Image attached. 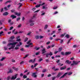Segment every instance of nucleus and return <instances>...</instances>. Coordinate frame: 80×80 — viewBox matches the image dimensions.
<instances>
[{
  "label": "nucleus",
  "mask_w": 80,
  "mask_h": 80,
  "mask_svg": "<svg viewBox=\"0 0 80 80\" xmlns=\"http://www.w3.org/2000/svg\"><path fill=\"white\" fill-rule=\"evenodd\" d=\"M18 42H13L12 43H8V44L7 46H10L11 45L12 46L10 48H9V49L10 50L11 49H13L14 48H15V45H16V44H17Z\"/></svg>",
  "instance_id": "nucleus-1"
},
{
  "label": "nucleus",
  "mask_w": 80,
  "mask_h": 80,
  "mask_svg": "<svg viewBox=\"0 0 80 80\" xmlns=\"http://www.w3.org/2000/svg\"><path fill=\"white\" fill-rule=\"evenodd\" d=\"M67 74H68V75H72V72H68H68L65 73L64 74V75H63L62 76V77H60V78H63L64 77H65V75H67Z\"/></svg>",
  "instance_id": "nucleus-2"
},
{
  "label": "nucleus",
  "mask_w": 80,
  "mask_h": 80,
  "mask_svg": "<svg viewBox=\"0 0 80 80\" xmlns=\"http://www.w3.org/2000/svg\"><path fill=\"white\" fill-rule=\"evenodd\" d=\"M79 62H77V61H75V60H73L72 61V63L71 64V65H78Z\"/></svg>",
  "instance_id": "nucleus-3"
},
{
  "label": "nucleus",
  "mask_w": 80,
  "mask_h": 80,
  "mask_svg": "<svg viewBox=\"0 0 80 80\" xmlns=\"http://www.w3.org/2000/svg\"><path fill=\"white\" fill-rule=\"evenodd\" d=\"M18 75V74H16V75H15L14 77V76H13L11 78V79L15 80V79L17 78Z\"/></svg>",
  "instance_id": "nucleus-4"
},
{
  "label": "nucleus",
  "mask_w": 80,
  "mask_h": 80,
  "mask_svg": "<svg viewBox=\"0 0 80 80\" xmlns=\"http://www.w3.org/2000/svg\"><path fill=\"white\" fill-rule=\"evenodd\" d=\"M15 38L14 36H12L10 38L9 40V42H13V39H14Z\"/></svg>",
  "instance_id": "nucleus-5"
},
{
  "label": "nucleus",
  "mask_w": 80,
  "mask_h": 80,
  "mask_svg": "<svg viewBox=\"0 0 80 80\" xmlns=\"http://www.w3.org/2000/svg\"><path fill=\"white\" fill-rule=\"evenodd\" d=\"M36 58H34L33 59V60L32 59H31V60H30L29 61V62H32V63H34L35 62H36Z\"/></svg>",
  "instance_id": "nucleus-6"
},
{
  "label": "nucleus",
  "mask_w": 80,
  "mask_h": 80,
  "mask_svg": "<svg viewBox=\"0 0 80 80\" xmlns=\"http://www.w3.org/2000/svg\"><path fill=\"white\" fill-rule=\"evenodd\" d=\"M12 19H10L8 20V22L10 23L11 25H12L13 24V22H11Z\"/></svg>",
  "instance_id": "nucleus-7"
},
{
  "label": "nucleus",
  "mask_w": 80,
  "mask_h": 80,
  "mask_svg": "<svg viewBox=\"0 0 80 80\" xmlns=\"http://www.w3.org/2000/svg\"><path fill=\"white\" fill-rule=\"evenodd\" d=\"M72 62H71V61L69 62L68 60H67L65 62L66 63H68V64H70V63H71Z\"/></svg>",
  "instance_id": "nucleus-8"
},
{
  "label": "nucleus",
  "mask_w": 80,
  "mask_h": 80,
  "mask_svg": "<svg viewBox=\"0 0 80 80\" xmlns=\"http://www.w3.org/2000/svg\"><path fill=\"white\" fill-rule=\"evenodd\" d=\"M36 73H33L32 74V77H34L35 78L37 77V75H36Z\"/></svg>",
  "instance_id": "nucleus-9"
},
{
  "label": "nucleus",
  "mask_w": 80,
  "mask_h": 80,
  "mask_svg": "<svg viewBox=\"0 0 80 80\" xmlns=\"http://www.w3.org/2000/svg\"><path fill=\"white\" fill-rule=\"evenodd\" d=\"M16 16H15L14 14H12L11 16V17L12 18V19H14V18H16Z\"/></svg>",
  "instance_id": "nucleus-10"
},
{
  "label": "nucleus",
  "mask_w": 80,
  "mask_h": 80,
  "mask_svg": "<svg viewBox=\"0 0 80 80\" xmlns=\"http://www.w3.org/2000/svg\"><path fill=\"white\" fill-rule=\"evenodd\" d=\"M66 68H67V67H66V66H64L63 67H61L60 69L61 70H64L65 69H66Z\"/></svg>",
  "instance_id": "nucleus-11"
},
{
  "label": "nucleus",
  "mask_w": 80,
  "mask_h": 80,
  "mask_svg": "<svg viewBox=\"0 0 80 80\" xmlns=\"http://www.w3.org/2000/svg\"><path fill=\"white\" fill-rule=\"evenodd\" d=\"M71 52H65V55H69V54H71Z\"/></svg>",
  "instance_id": "nucleus-12"
},
{
  "label": "nucleus",
  "mask_w": 80,
  "mask_h": 80,
  "mask_svg": "<svg viewBox=\"0 0 80 80\" xmlns=\"http://www.w3.org/2000/svg\"><path fill=\"white\" fill-rule=\"evenodd\" d=\"M62 73L60 72H59L58 74L57 75V77H56V78H59L60 75H62Z\"/></svg>",
  "instance_id": "nucleus-13"
},
{
  "label": "nucleus",
  "mask_w": 80,
  "mask_h": 80,
  "mask_svg": "<svg viewBox=\"0 0 80 80\" xmlns=\"http://www.w3.org/2000/svg\"><path fill=\"white\" fill-rule=\"evenodd\" d=\"M8 12H5L3 14V15L4 16H7V15H8Z\"/></svg>",
  "instance_id": "nucleus-14"
},
{
  "label": "nucleus",
  "mask_w": 80,
  "mask_h": 80,
  "mask_svg": "<svg viewBox=\"0 0 80 80\" xmlns=\"http://www.w3.org/2000/svg\"><path fill=\"white\" fill-rule=\"evenodd\" d=\"M12 72H13L12 70L11 69H10V70H9V71L7 72V73H12Z\"/></svg>",
  "instance_id": "nucleus-15"
},
{
  "label": "nucleus",
  "mask_w": 80,
  "mask_h": 80,
  "mask_svg": "<svg viewBox=\"0 0 80 80\" xmlns=\"http://www.w3.org/2000/svg\"><path fill=\"white\" fill-rule=\"evenodd\" d=\"M15 14L17 16H20V15L21 14V13H20V12H19V13H18V12H15Z\"/></svg>",
  "instance_id": "nucleus-16"
},
{
  "label": "nucleus",
  "mask_w": 80,
  "mask_h": 80,
  "mask_svg": "<svg viewBox=\"0 0 80 80\" xmlns=\"http://www.w3.org/2000/svg\"><path fill=\"white\" fill-rule=\"evenodd\" d=\"M42 53H45L46 52V51L45 50V49H43L42 50Z\"/></svg>",
  "instance_id": "nucleus-17"
},
{
  "label": "nucleus",
  "mask_w": 80,
  "mask_h": 80,
  "mask_svg": "<svg viewBox=\"0 0 80 80\" xmlns=\"http://www.w3.org/2000/svg\"><path fill=\"white\" fill-rule=\"evenodd\" d=\"M35 38L36 39H39V36L38 35H37L36 36H35Z\"/></svg>",
  "instance_id": "nucleus-18"
},
{
  "label": "nucleus",
  "mask_w": 80,
  "mask_h": 80,
  "mask_svg": "<svg viewBox=\"0 0 80 80\" xmlns=\"http://www.w3.org/2000/svg\"><path fill=\"white\" fill-rule=\"evenodd\" d=\"M65 37L67 38H70V36H69V34H67V35L65 36Z\"/></svg>",
  "instance_id": "nucleus-19"
},
{
  "label": "nucleus",
  "mask_w": 80,
  "mask_h": 80,
  "mask_svg": "<svg viewBox=\"0 0 80 80\" xmlns=\"http://www.w3.org/2000/svg\"><path fill=\"white\" fill-rule=\"evenodd\" d=\"M12 68L14 70H18V68H15V67H13Z\"/></svg>",
  "instance_id": "nucleus-20"
},
{
  "label": "nucleus",
  "mask_w": 80,
  "mask_h": 80,
  "mask_svg": "<svg viewBox=\"0 0 80 80\" xmlns=\"http://www.w3.org/2000/svg\"><path fill=\"white\" fill-rule=\"evenodd\" d=\"M41 5V4H40L39 5H36V8H39V7H40Z\"/></svg>",
  "instance_id": "nucleus-21"
},
{
  "label": "nucleus",
  "mask_w": 80,
  "mask_h": 80,
  "mask_svg": "<svg viewBox=\"0 0 80 80\" xmlns=\"http://www.w3.org/2000/svg\"><path fill=\"white\" fill-rule=\"evenodd\" d=\"M5 58H6V57H2L1 59V61H3L4 60H5Z\"/></svg>",
  "instance_id": "nucleus-22"
},
{
  "label": "nucleus",
  "mask_w": 80,
  "mask_h": 80,
  "mask_svg": "<svg viewBox=\"0 0 80 80\" xmlns=\"http://www.w3.org/2000/svg\"><path fill=\"white\" fill-rule=\"evenodd\" d=\"M29 22H34V21H33V20H32V19H30L29 21Z\"/></svg>",
  "instance_id": "nucleus-23"
},
{
  "label": "nucleus",
  "mask_w": 80,
  "mask_h": 80,
  "mask_svg": "<svg viewBox=\"0 0 80 80\" xmlns=\"http://www.w3.org/2000/svg\"><path fill=\"white\" fill-rule=\"evenodd\" d=\"M62 50V48H59L58 52H61Z\"/></svg>",
  "instance_id": "nucleus-24"
},
{
  "label": "nucleus",
  "mask_w": 80,
  "mask_h": 80,
  "mask_svg": "<svg viewBox=\"0 0 80 80\" xmlns=\"http://www.w3.org/2000/svg\"><path fill=\"white\" fill-rule=\"evenodd\" d=\"M48 27V25L47 24H46L45 25V27H44V29H46Z\"/></svg>",
  "instance_id": "nucleus-25"
},
{
  "label": "nucleus",
  "mask_w": 80,
  "mask_h": 80,
  "mask_svg": "<svg viewBox=\"0 0 80 80\" xmlns=\"http://www.w3.org/2000/svg\"><path fill=\"white\" fill-rule=\"evenodd\" d=\"M18 49L19 48L18 47L17 45V46L15 47V49L16 50H18Z\"/></svg>",
  "instance_id": "nucleus-26"
},
{
  "label": "nucleus",
  "mask_w": 80,
  "mask_h": 80,
  "mask_svg": "<svg viewBox=\"0 0 80 80\" xmlns=\"http://www.w3.org/2000/svg\"><path fill=\"white\" fill-rule=\"evenodd\" d=\"M47 69H44V70H43L42 71V72H47Z\"/></svg>",
  "instance_id": "nucleus-27"
},
{
  "label": "nucleus",
  "mask_w": 80,
  "mask_h": 80,
  "mask_svg": "<svg viewBox=\"0 0 80 80\" xmlns=\"http://www.w3.org/2000/svg\"><path fill=\"white\" fill-rule=\"evenodd\" d=\"M42 8V9H45H45H47V7H46V6H43Z\"/></svg>",
  "instance_id": "nucleus-28"
},
{
  "label": "nucleus",
  "mask_w": 80,
  "mask_h": 80,
  "mask_svg": "<svg viewBox=\"0 0 80 80\" xmlns=\"http://www.w3.org/2000/svg\"><path fill=\"white\" fill-rule=\"evenodd\" d=\"M27 75H24L23 76V78H27Z\"/></svg>",
  "instance_id": "nucleus-29"
},
{
  "label": "nucleus",
  "mask_w": 80,
  "mask_h": 80,
  "mask_svg": "<svg viewBox=\"0 0 80 80\" xmlns=\"http://www.w3.org/2000/svg\"><path fill=\"white\" fill-rule=\"evenodd\" d=\"M20 19H21V18L20 17H19V18H17V21H18L20 20Z\"/></svg>",
  "instance_id": "nucleus-30"
},
{
  "label": "nucleus",
  "mask_w": 80,
  "mask_h": 80,
  "mask_svg": "<svg viewBox=\"0 0 80 80\" xmlns=\"http://www.w3.org/2000/svg\"><path fill=\"white\" fill-rule=\"evenodd\" d=\"M18 5H20V6H19V8L22 6V4L21 3H19L18 4Z\"/></svg>",
  "instance_id": "nucleus-31"
},
{
  "label": "nucleus",
  "mask_w": 80,
  "mask_h": 80,
  "mask_svg": "<svg viewBox=\"0 0 80 80\" xmlns=\"http://www.w3.org/2000/svg\"><path fill=\"white\" fill-rule=\"evenodd\" d=\"M34 23L33 22L32 23H31V24H30V26H33V25H34Z\"/></svg>",
  "instance_id": "nucleus-32"
},
{
  "label": "nucleus",
  "mask_w": 80,
  "mask_h": 80,
  "mask_svg": "<svg viewBox=\"0 0 80 80\" xmlns=\"http://www.w3.org/2000/svg\"><path fill=\"white\" fill-rule=\"evenodd\" d=\"M35 49H36V50H39V49H40V48H37V47H35Z\"/></svg>",
  "instance_id": "nucleus-33"
},
{
  "label": "nucleus",
  "mask_w": 80,
  "mask_h": 80,
  "mask_svg": "<svg viewBox=\"0 0 80 80\" xmlns=\"http://www.w3.org/2000/svg\"><path fill=\"white\" fill-rule=\"evenodd\" d=\"M49 55V53H47V54H46V57H48Z\"/></svg>",
  "instance_id": "nucleus-34"
},
{
  "label": "nucleus",
  "mask_w": 80,
  "mask_h": 80,
  "mask_svg": "<svg viewBox=\"0 0 80 80\" xmlns=\"http://www.w3.org/2000/svg\"><path fill=\"white\" fill-rule=\"evenodd\" d=\"M10 78H11V77H10V76H9V77H7V80H10Z\"/></svg>",
  "instance_id": "nucleus-35"
},
{
  "label": "nucleus",
  "mask_w": 80,
  "mask_h": 80,
  "mask_svg": "<svg viewBox=\"0 0 80 80\" xmlns=\"http://www.w3.org/2000/svg\"><path fill=\"white\" fill-rule=\"evenodd\" d=\"M55 67L54 66V67H52V70H54V71H55Z\"/></svg>",
  "instance_id": "nucleus-36"
},
{
  "label": "nucleus",
  "mask_w": 80,
  "mask_h": 80,
  "mask_svg": "<svg viewBox=\"0 0 80 80\" xmlns=\"http://www.w3.org/2000/svg\"><path fill=\"white\" fill-rule=\"evenodd\" d=\"M28 40V38H25V39L24 41L25 42H26V41H27Z\"/></svg>",
  "instance_id": "nucleus-37"
},
{
  "label": "nucleus",
  "mask_w": 80,
  "mask_h": 80,
  "mask_svg": "<svg viewBox=\"0 0 80 80\" xmlns=\"http://www.w3.org/2000/svg\"><path fill=\"white\" fill-rule=\"evenodd\" d=\"M13 26H11V27H10V29H9V30H12V29H13Z\"/></svg>",
  "instance_id": "nucleus-38"
},
{
  "label": "nucleus",
  "mask_w": 80,
  "mask_h": 80,
  "mask_svg": "<svg viewBox=\"0 0 80 80\" xmlns=\"http://www.w3.org/2000/svg\"><path fill=\"white\" fill-rule=\"evenodd\" d=\"M43 38V36H40L39 37V38L40 39H42V38Z\"/></svg>",
  "instance_id": "nucleus-39"
},
{
  "label": "nucleus",
  "mask_w": 80,
  "mask_h": 80,
  "mask_svg": "<svg viewBox=\"0 0 80 80\" xmlns=\"http://www.w3.org/2000/svg\"><path fill=\"white\" fill-rule=\"evenodd\" d=\"M65 34H66V33H65V32L63 34H61V36H62V37L64 36H65Z\"/></svg>",
  "instance_id": "nucleus-40"
},
{
  "label": "nucleus",
  "mask_w": 80,
  "mask_h": 80,
  "mask_svg": "<svg viewBox=\"0 0 80 80\" xmlns=\"http://www.w3.org/2000/svg\"><path fill=\"white\" fill-rule=\"evenodd\" d=\"M3 33V31H1L0 32V36L1 35V34H2Z\"/></svg>",
  "instance_id": "nucleus-41"
},
{
  "label": "nucleus",
  "mask_w": 80,
  "mask_h": 80,
  "mask_svg": "<svg viewBox=\"0 0 80 80\" xmlns=\"http://www.w3.org/2000/svg\"><path fill=\"white\" fill-rule=\"evenodd\" d=\"M35 10H36V8H33L32 9V11H34Z\"/></svg>",
  "instance_id": "nucleus-42"
},
{
  "label": "nucleus",
  "mask_w": 80,
  "mask_h": 80,
  "mask_svg": "<svg viewBox=\"0 0 80 80\" xmlns=\"http://www.w3.org/2000/svg\"><path fill=\"white\" fill-rule=\"evenodd\" d=\"M53 55L52 52H50V53H49V55Z\"/></svg>",
  "instance_id": "nucleus-43"
},
{
  "label": "nucleus",
  "mask_w": 80,
  "mask_h": 80,
  "mask_svg": "<svg viewBox=\"0 0 80 80\" xmlns=\"http://www.w3.org/2000/svg\"><path fill=\"white\" fill-rule=\"evenodd\" d=\"M28 54H27V55H26L25 56V57H23V58H26V57H28Z\"/></svg>",
  "instance_id": "nucleus-44"
},
{
  "label": "nucleus",
  "mask_w": 80,
  "mask_h": 80,
  "mask_svg": "<svg viewBox=\"0 0 80 80\" xmlns=\"http://www.w3.org/2000/svg\"><path fill=\"white\" fill-rule=\"evenodd\" d=\"M31 32H29L28 34H27V35H30L31 34Z\"/></svg>",
  "instance_id": "nucleus-45"
},
{
  "label": "nucleus",
  "mask_w": 80,
  "mask_h": 80,
  "mask_svg": "<svg viewBox=\"0 0 80 80\" xmlns=\"http://www.w3.org/2000/svg\"><path fill=\"white\" fill-rule=\"evenodd\" d=\"M8 49V48L7 47H4V50H7Z\"/></svg>",
  "instance_id": "nucleus-46"
},
{
  "label": "nucleus",
  "mask_w": 80,
  "mask_h": 80,
  "mask_svg": "<svg viewBox=\"0 0 80 80\" xmlns=\"http://www.w3.org/2000/svg\"><path fill=\"white\" fill-rule=\"evenodd\" d=\"M61 54L62 55H64L65 54L64 52H61Z\"/></svg>",
  "instance_id": "nucleus-47"
},
{
  "label": "nucleus",
  "mask_w": 80,
  "mask_h": 80,
  "mask_svg": "<svg viewBox=\"0 0 80 80\" xmlns=\"http://www.w3.org/2000/svg\"><path fill=\"white\" fill-rule=\"evenodd\" d=\"M38 65V63H35L34 65V67H36Z\"/></svg>",
  "instance_id": "nucleus-48"
},
{
  "label": "nucleus",
  "mask_w": 80,
  "mask_h": 80,
  "mask_svg": "<svg viewBox=\"0 0 80 80\" xmlns=\"http://www.w3.org/2000/svg\"><path fill=\"white\" fill-rule=\"evenodd\" d=\"M29 46H30V45H29H29H26L25 47L26 48H28L29 47Z\"/></svg>",
  "instance_id": "nucleus-49"
},
{
  "label": "nucleus",
  "mask_w": 80,
  "mask_h": 80,
  "mask_svg": "<svg viewBox=\"0 0 80 80\" xmlns=\"http://www.w3.org/2000/svg\"><path fill=\"white\" fill-rule=\"evenodd\" d=\"M40 11V9H38V10H37V11H36L34 12H38V11Z\"/></svg>",
  "instance_id": "nucleus-50"
},
{
  "label": "nucleus",
  "mask_w": 80,
  "mask_h": 80,
  "mask_svg": "<svg viewBox=\"0 0 80 80\" xmlns=\"http://www.w3.org/2000/svg\"><path fill=\"white\" fill-rule=\"evenodd\" d=\"M15 11V9H12L11 11V12H14Z\"/></svg>",
  "instance_id": "nucleus-51"
},
{
  "label": "nucleus",
  "mask_w": 80,
  "mask_h": 80,
  "mask_svg": "<svg viewBox=\"0 0 80 80\" xmlns=\"http://www.w3.org/2000/svg\"><path fill=\"white\" fill-rule=\"evenodd\" d=\"M7 42H6V41H3L2 42V43L3 44H6V43Z\"/></svg>",
  "instance_id": "nucleus-52"
},
{
  "label": "nucleus",
  "mask_w": 80,
  "mask_h": 80,
  "mask_svg": "<svg viewBox=\"0 0 80 80\" xmlns=\"http://www.w3.org/2000/svg\"><path fill=\"white\" fill-rule=\"evenodd\" d=\"M21 39H18L16 40L17 41H20Z\"/></svg>",
  "instance_id": "nucleus-53"
},
{
  "label": "nucleus",
  "mask_w": 80,
  "mask_h": 80,
  "mask_svg": "<svg viewBox=\"0 0 80 80\" xmlns=\"http://www.w3.org/2000/svg\"><path fill=\"white\" fill-rule=\"evenodd\" d=\"M24 61H22V62H20V64H22L23 63H24Z\"/></svg>",
  "instance_id": "nucleus-54"
},
{
  "label": "nucleus",
  "mask_w": 80,
  "mask_h": 80,
  "mask_svg": "<svg viewBox=\"0 0 80 80\" xmlns=\"http://www.w3.org/2000/svg\"><path fill=\"white\" fill-rule=\"evenodd\" d=\"M24 19H25L24 17H22V21H24Z\"/></svg>",
  "instance_id": "nucleus-55"
},
{
  "label": "nucleus",
  "mask_w": 80,
  "mask_h": 80,
  "mask_svg": "<svg viewBox=\"0 0 80 80\" xmlns=\"http://www.w3.org/2000/svg\"><path fill=\"white\" fill-rule=\"evenodd\" d=\"M46 61L47 62H48L49 61V60L48 59H46Z\"/></svg>",
  "instance_id": "nucleus-56"
},
{
  "label": "nucleus",
  "mask_w": 80,
  "mask_h": 80,
  "mask_svg": "<svg viewBox=\"0 0 80 80\" xmlns=\"http://www.w3.org/2000/svg\"><path fill=\"white\" fill-rule=\"evenodd\" d=\"M58 11H55V12H54V14H57V13H58Z\"/></svg>",
  "instance_id": "nucleus-57"
},
{
  "label": "nucleus",
  "mask_w": 80,
  "mask_h": 80,
  "mask_svg": "<svg viewBox=\"0 0 80 80\" xmlns=\"http://www.w3.org/2000/svg\"><path fill=\"white\" fill-rule=\"evenodd\" d=\"M12 61L13 62H15V60H14L13 59H12Z\"/></svg>",
  "instance_id": "nucleus-58"
},
{
  "label": "nucleus",
  "mask_w": 80,
  "mask_h": 80,
  "mask_svg": "<svg viewBox=\"0 0 80 80\" xmlns=\"http://www.w3.org/2000/svg\"><path fill=\"white\" fill-rule=\"evenodd\" d=\"M16 30V29H13V30L12 31V33H14V31H15Z\"/></svg>",
  "instance_id": "nucleus-59"
},
{
  "label": "nucleus",
  "mask_w": 80,
  "mask_h": 80,
  "mask_svg": "<svg viewBox=\"0 0 80 80\" xmlns=\"http://www.w3.org/2000/svg\"><path fill=\"white\" fill-rule=\"evenodd\" d=\"M63 42V40L62 39L61 41H60V43L61 44H62V43Z\"/></svg>",
  "instance_id": "nucleus-60"
},
{
  "label": "nucleus",
  "mask_w": 80,
  "mask_h": 80,
  "mask_svg": "<svg viewBox=\"0 0 80 80\" xmlns=\"http://www.w3.org/2000/svg\"><path fill=\"white\" fill-rule=\"evenodd\" d=\"M26 80H32L31 79H29V78H26Z\"/></svg>",
  "instance_id": "nucleus-61"
},
{
  "label": "nucleus",
  "mask_w": 80,
  "mask_h": 80,
  "mask_svg": "<svg viewBox=\"0 0 80 80\" xmlns=\"http://www.w3.org/2000/svg\"><path fill=\"white\" fill-rule=\"evenodd\" d=\"M17 2H15L14 3V5H17Z\"/></svg>",
  "instance_id": "nucleus-62"
},
{
  "label": "nucleus",
  "mask_w": 80,
  "mask_h": 80,
  "mask_svg": "<svg viewBox=\"0 0 80 80\" xmlns=\"http://www.w3.org/2000/svg\"><path fill=\"white\" fill-rule=\"evenodd\" d=\"M39 52H36V55H39Z\"/></svg>",
  "instance_id": "nucleus-63"
},
{
  "label": "nucleus",
  "mask_w": 80,
  "mask_h": 80,
  "mask_svg": "<svg viewBox=\"0 0 80 80\" xmlns=\"http://www.w3.org/2000/svg\"><path fill=\"white\" fill-rule=\"evenodd\" d=\"M20 80V78H18L16 80Z\"/></svg>",
  "instance_id": "nucleus-64"
}]
</instances>
